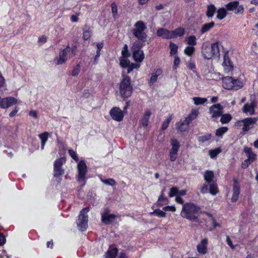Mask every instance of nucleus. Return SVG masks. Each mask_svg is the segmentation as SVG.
<instances>
[{"label":"nucleus","instance_id":"1","mask_svg":"<svg viewBox=\"0 0 258 258\" xmlns=\"http://www.w3.org/2000/svg\"><path fill=\"white\" fill-rule=\"evenodd\" d=\"M201 213V208L191 202L185 203L182 208L180 215L189 220H195L198 219V215Z\"/></svg>","mask_w":258,"mask_h":258},{"label":"nucleus","instance_id":"2","mask_svg":"<svg viewBox=\"0 0 258 258\" xmlns=\"http://www.w3.org/2000/svg\"><path fill=\"white\" fill-rule=\"evenodd\" d=\"M202 54L204 58L210 59L213 57L219 58L220 56L219 44L218 42L214 43L211 46L203 45L202 48Z\"/></svg>","mask_w":258,"mask_h":258},{"label":"nucleus","instance_id":"3","mask_svg":"<svg viewBox=\"0 0 258 258\" xmlns=\"http://www.w3.org/2000/svg\"><path fill=\"white\" fill-rule=\"evenodd\" d=\"M257 120V117H247L237 121L235 123V126L241 129L243 132H247L254 127Z\"/></svg>","mask_w":258,"mask_h":258},{"label":"nucleus","instance_id":"4","mask_svg":"<svg viewBox=\"0 0 258 258\" xmlns=\"http://www.w3.org/2000/svg\"><path fill=\"white\" fill-rule=\"evenodd\" d=\"M119 92L121 96L123 98L130 97L132 93V87L131 85L130 78L127 76H124L120 83Z\"/></svg>","mask_w":258,"mask_h":258},{"label":"nucleus","instance_id":"5","mask_svg":"<svg viewBox=\"0 0 258 258\" xmlns=\"http://www.w3.org/2000/svg\"><path fill=\"white\" fill-rule=\"evenodd\" d=\"M77 172V180L82 187L85 185L87 180L86 175L87 172V167L84 160H81L78 162Z\"/></svg>","mask_w":258,"mask_h":258},{"label":"nucleus","instance_id":"6","mask_svg":"<svg viewBox=\"0 0 258 258\" xmlns=\"http://www.w3.org/2000/svg\"><path fill=\"white\" fill-rule=\"evenodd\" d=\"M135 28L132 30L133 35L140 40L146 39L147 35L144 32L146 26L144 22L142 21H137L134 25Z\"/></svg>","mask_w":258,"mask_h":258},{"label":"nucleus","instance_id":"7","mask_svg":"<svg viewBox=\"0 0 258 258\" xmlns=\"http://www.w3.org/2000/svg\"><path fill=\"white\" fill-rule=\"evenodd\" d=\"M89 211V208H83L80 212L77 222L79 230L82 231H85L88 227V217L87 213Z\"/></svg>","mask_w":258,"mask_h":258},{"label":"nucleus","instance_id":"8","mask_svg":"<svg viewBox=\"0 0 258 258\" xmlns=\"http://www.w3.org/2000/svg\"><path fill=\"white\" fill-rule=\"evenodd\" d=\"M171 148L169 150V156L171 161H175L178 155V152L180 148L179 142L175 139H172L170 141Z\"/></svg>","mask_w":258,"mask_h":258},{"label":"nucleus","instance_id":"9","mask_svg":"<svg viewBox=\"0 0 258 258\" xmlns=\"http://www.w3.org/2000/svg\"><path fill=\"white\" fill-rule=\"evenodd\" d=\"M225 8L227 11H232L235 14H242L244 11L243 6L240 5L237 1L229 3L225 6Z\"/></svg>","mask_w":258,"mask_h":258},{"label":"nucleus","instance_id":"10","mask_svg":"<svg viewBox=\"0 0 258 258\" xmlns=\"http://www.w3.org/2000/svg\"><path fill=\"white\" fill-rule=\"evenodd\" d=\"M223 109V107L220 103L213 105L209 108V113L213 120H215L221 115Z\"/></svg>","mask_w":258,"mask_h":258},{"label":"nucleus","instance_id":"11","mask_svg":"<svg viewBox=\"0 0 258 258\" xmlns=\"http://www.w3.org/2000/svg\"><path fill=\"white\" fill-rule=\"evenodd\" d=\"M66 162L64 158H61L56 160L54 163V176L58 177L62 175L64 171L62 169L61 166Z\"/></svg>","mask_w":258,"mask_h":258},{"label":"nucleus","instance_id":"12","mask_svg":"<svg viewBox=\"0 0 258 258\" xmlns=\"http://www.w3.org/2000/svg\"><path fill=\"white\" fill-rule=\"evenodd\" d=\"M17 103V100L12 97L1 98L0 97V108H8Z\"/></svg>","mask_w":258,"mask_h":258},{"label":"nucleus","instance_id":"13","mask_svg":"<svg viewBox=\"0 0 258 258\" xmlns=\"http://www.w3.org/2000/svg\"><path fill=\"white\" fill-rule=\"evenodd\" d=\"M111 118L117 121H121L124 116L123 111L118 107L112 108L109 112Z\"/></svg>","mask_w":258,"mask_h":258},{"label":"nucleus","instance_id":"14","mask_svg":"<svg viewBox=\"0 0 258 258\" xmlns=\"http://www.w3.org/2000/svg\"><path fill=\"white\" fill-rule=\"evenodd\" d=\"M256 103L254 101L246 103L242 108V112L247 115H252L255 114Z\"/></svg>","mask_w":258,"mask_h":258},{"label":"nucleus","instance_id":"15","mask_svg":"<svg viewBox=\"0 0 258 258\" xmlns=\"http://www.w3.org/2000/svg\"><path fill=\"white\" fill-rule=\"evenodd\" d=\"M70 51V47L68 46L61 51H60L59 56L55 59L57 64H62L67 60V54Z\"/></svg>","mask_w":258,"mask_h":258},{"label":"nucleus","instance_id":"16","mask_svg":"<svg viewBox=\"0 0 258 258\" xmlns=\"http://www.w3.org/2000/svg\"><path fill=\"white\" fill-rule=\"evenodd\" d=\"M116 217L113 214H109L108 213V209L106 208L104 210L101 214V220L105 224H109L112 222Z\"/></svg>","mask_w":258,"mask_h":258},{"label":"nucleus","instance_id":"17","mask_svg":"<svg viewBox=\"0 0 258 258\" xmlns=\"http://www.w3.org/2000/svg\"><path fill=\"white\" fill-rule=\"evenodd\" d=\"M208 239L205 238L202 240V241L197 245V250L198 252L202 254H205L207 252V244Z\"/></svg>","mask_w":258,"mask_h":258},{"label":"nucleus","instance_id":"18","mask_svg":"<svg viewBox=\"0 0 258 258\" xmlns=\"http://www.w3.org/2000/svg\"><path fill=\"white\" fill-rule=\"evenodd\" d=\"M157 35L162 38L166 39H172L171 31L164 28H160L157 31Z\"/></svg>","mask_w":258,"mask_h":258},{"label":"nucleus","instance_id":"19","mask_svg":"<svg viewBox=\"0 0 258 258\" xmlns=\"http://www.w3.org/2000/svg\"><path fill=\"white\" fill-rule=\"evenodd\" d=\"M133 51V56L134 60L138 62H141L144 59L143 51L141 49H134Z\"/></svg>","mask_w":258,"mask_h":258},{"label":"nucleus","instance_id":"20","mask_svg":"<svg viewBox=\"0 0 258 258\" xmlns=\"http://www.w3.org/2000/svg\"><path fill=\"white\" fill-rule=\"evenodd\" d=\"M162 71L160 69L155 70L151 74V76L148 81L149 85L151 86L156 82L158 77L161 75Z\"/></svg>","mask_w":258,"mask_h":258},{"label":"nucleus","instance_id":"21","mask_svg":"<svg viewBox=\"0 0 258 258\" xmlns=\"http://www.w3.org/2000/svg\"><path fill=\"white\" fill-rule=\"evenodd\" d=\"M240 194V186L238 183L235 180L233 187V194L231 198V200L233 202H235L237 201L239 195Z\"/></svg>","mask_w":258,"mask_h":258},{"label":"nucleus","instance_id":"22","mask_svg":"<svg viewBox=\"0 0 258 258\" xmlns=\"http://www.w3.org/2000/svg\"><path fill=\"white\" fill-rule=\"evenodd\" d=\"M233 79L230 77H226L223 78L222 86L226 89L231 90L233 88Z\"/></svg>","mask_w":258,"mask_h":258},{"label":"nucleus","instance_id":"23","mask_svg":"<svg viewBox=\"0 0 258 258\" xmlns=\"http://www.w3.org/2000/svg\"><path fill=\"white\" fill-rule=\"evenodd\" d=\"M152 114V112L150 109H146L143 115L141 120V123L143 126H147L148 125L149 119Z\"/></svg>","mask_w":258,"mask_h":258},{"label":"nucleus","instance_id":"24","mask_svg":"<svg viewBox=\"0 0 258 258\" xmlns=\"http://www.w3.org/2000/svg\"><path fill=\"white\" fill-rule=\"evenodd\" d=\"M189 123L190 122L185 119L182 122L176 123V126L179 132H183L188 128Z\"/></svg>","mask_w":258,"mask_h":258},{"label":"nucleus","instance_id":"25","mask_svg":"<svg viewBox=\"0 0 258 258\" xmlns=\"http://www.w3.org/2000/svg\"><path fill=\"white\" fill-rule=\"evenodd\" d=\"M244 152L246 153L247 157V160L250 161L252 163L255 160L256 158V154L252 151L251 148L248 147H245L244 148Z\"/></svg>","mask_w":258,"mask_h":258},{"label":"nucleus","instance_id":"26","mask_svg":"<svg viewBox=\"0 0 258 258\" xmlns=\"http://www.w3.org/2000/svg\"><path fill=\"white\" fill-rule=\"evenodd\" d=\"M223 65L224 68V71L226 73H229L232 71L233 67L230 62L229 57L227 55H224V61Z\"/></svg>","mask_w":258,"mask_h":258},{"label":"nucleus","instance_id":"27","mask_svg":"<svg viewBox=\"0 0 258 258\" xmlns=\"http://www.w3.org/2000/svg\"><path fill=\"white\" fill-rule=\"evenodd\" d=\"M204 179L208 183L215 182L214 174L213 171L207 170L204 174Z\"/></svg>","mask_w":258,"mask_h":258},{"label":"nucleus","instance_id":"28","mask_svg":"<svg viewBox=\"0 0 258 258\" xmlns=\"http://www.w3.org/2000/svg\"><path fill=\"white\" fill-rule=\"evenodd\" d=\"M169 203V200L167 198H165L163 196V193H161L159 196L158 201L156 203L155 205L157 207H162L164 205H166Z\"/></svg>","mask_w":258,"mask_h":258},{"label":"nucleus","instance_id":"29","mask_svg":"<svg viewBox=\"0 0 258 258\" xmlns=\"http://www.w3.org/2000/svg\"><path fill=\"white\" fill-rule=\"evenodd\" d=\"M185 33V29L183 28L179 27L175 29L174 31H171L172 39L177 37L183 36Z\"/></svg>","mask_w":258,"mask_h":258},{"label":"nucleus","instance_id":"30","mask_svg":"<svg viewBox=\"0 0 258 258\" xmlns=\"http://www.w3.org/2000/svg\"><path fill=\"white\" fill-rule=\"evenodd\" d=\"M48 133L45 132L39 134L38 136L39 138L41 140V149L42 150L44 148L45 145L48 138Z\"/></svg>","mask_w":258,"mask_h":258},{"label":"nucleus","instance_id":"31","mask_svg":"<svg viewBox=\"0 0 258 258\" xmlns=\"http://www.w3.org/2000/svg\"><path fill=\"white\" fill-rule=\"evenodd\" d=\"M117 253L118 250L116 247L108 249L105 254V258H116Z\"/></svg>","mask_w":258,"mask_h":258},{"label":"nucleus","instance_id":"32","mask_svg":"<svg viewBox=\"0 0 258 258\" xmlns=\"http://www.w3.org/2000/svg\"><path fill=\"white\" fill-rule=\"evenodd\" d=\"M226 8H221L217 10V18L219 20H222L224 18L226 17V16L227 15Z\"/></svg>","mask_w":258,"mask_h":258},{"label":"nucleus","instance_id":"33","mask_svg":"<svg viewBox=\"0 0 258 258\" xmlns=\"http://www.w3.org/2000/svg\"><path fill=\"white\" fill-rule=\"evenodd\" d=\"M185 41L190 46H194L197 44V38L195 35H190L186 37Z\"/></svg>","mask_w":258,"mask_h":258},{"label":"nucleus","instance_id":"34","mask_svg":"<svg viewBox=\"0 0 258 258\" xmlns=\"http://www.w3.org/2000/svg\"><path fill=\"white\" fill-rule=\"evenodd\" d=\"M145 41L146 39H138V40H136L133 44V46L132 47V50L140 49V48L144 45V42Z\"/></svg>","mask_w":258,"mask_h":258},{"label":"nucleus","instance_id":"35","mask_svg":"<svg viewBox=\"0 0 258 258\" xmlns=\"http://www.w3.org/2000/svg\"><path fill=\"white\" fill-rule=\"evenodd\" d=\"M220 121L222 124L229 123L232 119V115L228 113L221 114Z\"/></svg>","mask_w":258,"mask_h":258},{"label":"nucleus","instance_id":"36","mask_svg":"<svg viewBox=\"0 0 258 258\" xmlns=\"http://www.w3.org/2000/svg\"><path fill=\"white\" fill-rule=\"evenodd\" d=\"M214 25L215 23L213 22L204 24L201 28V33L204 34L208 32L210 29L214 27Z\"/></svg>","mask_w":258,"mask_h":258},{"label":"nucleus","instance_id":"37","mask_svg":"<svg viewBox=\"0 0 258 258\" xmlns=\"http://www.w3.org/2000/svg\"><path fill=\"white\" fill-rule=\"evenodd\" d=\"M194 104L196 105H202L206 103L208 100L206 98L195 97L192 98Z\"/></svg>","mask_w":258,"mask_h":258},{"label":"nucleus","instance_id":"38","mask_svg":"<svg viewBox=\"0 0 258 258\" xmlns=\"http://www.w3.org/2000/svg\"><path fill=\"white\" fill-rule=\"evenodd\" d=\"M216 8L214 5H210L208 6L207 15L209 18L212 17L216 11Z\"/></svg>","mask_w":258,"mask_h":258},{"label":"nucleus","instance_id":"39","mask_svg":"<svg viewBox=\"0 0 258 258\" xmlns=\"http://www.w3.org/2000/svg\"><path fill=\"white\" fill-rule=\"evenodd\" d=\"M127 57H119V64L122 68H126L130 65V61Z\"/></svg>","mask_w":258,"mask_h":258},{"label":"nucleus","instance_id":"40","mask_svg":"<svg viewBox=\"0 0 258 258\" xmlns=\"http://www.w3.org/2000/svg\"><path fill=\"white\" fill-rule=\"evenodd\" d=\"M100 179L102 183H103L104 184L107 185H110V186H113L116 185V181L113 178H108L107 179H104L101 177H100Z\"/></svg>","mask_w":258,"mask_h":258},{"label":"nucleus","instance_id":"41","mask_svg":"<svg viewBox=\"0 0 258 258\" xmlns=\"http://www.w3.org/2000/svg\"><path fill=\"white\" fill-rule=\"evenodd\" d=\"M199 114V111L197 110H192L190 114L186 117V119L190 123V122L195 119Z\"/></svg>","mask_w":258,"mask_h":258},{"label":"nucleus","instance_id":"42","mask_svg":"<svg viewBox=\"0 0 258 258\" xmlns=\"http://www.w3.org/2000/svg\"><path fill=\"white\" fill-rule=\"evenodd\" d=\"M228 130L227 127L223 126L220 127L216 130V136L217 137H221L222 136L225 134Z\"/></svg>","mask_w":258,"mask_h":258},{"label":"nucleus","instance_id":"43","mask_svg":"<svg viewBox=\"0 0 258 258\" xmlns=\"http://www.w3.org/2000/svg\"><path fill=\"white\" fill-rule=\"evenodd\" d=\"M209 192L213 195H215L218 191L217 185L215 182L209 183Z\"/></svg>","mask_w":258,"mask_h":258},{"label":"nucleus","instance_id":"44","mask_svg":"<svg viewBox=\"0 0 258 258\" xmlns=\"http://www.w3.org/2000/svg\"><path fill=\"white\" fill-rule=\"evenodd\" d=\"M233 90H238L241 88L243 86V83L242 82L238 80L233 79Z\"/></svg>","mask_w":258,"mask_h":258},{"label":"nucleus","instance_id":"45","mask_svg":"<svg viewBox=\"0 0 258 258\" xmlns=\"http://www.w3.org/2000/svg\"><path fill=\"white\" fill-rule=\"evenodd\" d=\"M150 214L151 215H155L159 217H165L166 215L165 212L160 209H156L154 211L151 212Z\"/></svg>","mask_w":258,"mask_h":258},{"label":"nucleus","instance_id":"46","mask_svg":"<svg viewBox=\"0 0 258 258\" xmlns=\"http://www.w3.org/2000/svg\"><path fill=\"white\" fill-rule=\"evenodd\" d=\"M111 12L112 14L113 17L115 19L117 18L118 15V9L117 5L115 3H113L111 5Z\"/></svg>","mask_w":258,"mask_h":258},{"label":"nucleus","instance_id":"47","mask_svg":"<svg viewBox=\"0 0 258 258\" xmlns=\"http://www.w3.org/2000/svg\"><path fill=\"white\" fill-rule=\"evenodd\" d=\"M92 32L90 30L89 28H87L86 29L84 30L83 38L84 40H88L91 36Z\"/></svg>","mask_w":258,"mask_h":258},{"label":"nucleus","instance_id":"48","mask_svg":"<svg viewBox=\"0 0 258 258\" xmlns=\"http://www.w3.org/2000/svg\"><path fill=\"white\" fill-rule=\"evenodd\" d=\"M221 150L220 148H216L214 150H211L209 151V155L211 158H215L220 153H221Z\"/></svg>","mask_w":258,"mask_h":258},{"label":"nucleus","instance_id":"49","mask_svg":"<svg viewBox=\"0 0 258 258\" xmlns=\"http://www.w3.org/2000/svg\"><path fill=\"white\" fill-rule=\"evenodd\" d=\"M170 49V54L171 55L175 54L177 52L178 46L176 44L171 42L169 44Z\"/></svg>","mask_w":258,"mask_h":258},{"label":"nucleus","instance_id":"50","mask_svg":"<svg viewBox=\"0 0 258 258\" xmlns=\"http://www.w3.org/2000/svg\"><path fill=\"white\" fill-rule=\"evenodd\" d=\"M211 134H207L204 136H200L198 138V141L200 142L204 143L210 140L211 139Z\"/></svg>","mask_w":258,"mask_h":258},{"label":"nucleus","instance_id":"51","mask_svg":"<svg viewBox=\"0 0 258 258\" xmlns=\"http://www.w3.org/2000/svg\"><path fill=\"white\" fill-rule=\"evenodd\" d=\"M195 48L194 46H188L185 47L184 52L185 54L191 56L195 51Z\"/></svg>","mask_w":258,"mask_h":258},{"label":"nucleus","instance_id":"52","mask_svg":"<svg viewBox=\"0 0 258 258\" xmlns=\"http://www.w3.org/2000/svg\"><path fill=\"white\" fill-rule=\"evenodd\" d=\"M68 153L70 156L76 162L79 161V158L77 153L73 149H70L68 150Z\"/></svg>","mask_w":258,"mask_h":258},{"label":"nucleus","instance_id":"53","mask_svg":"<svg viewBox=\"0 0 258 258\" xmlns=\"http://www.w3.org/2000/svg\"><path fill=\"white\" fill-rule=\"evenodd\" d=\"M178 189L176 187H172L169 192V196L171 198L178 196Z\"/></svg>","mask_w":258,"mask_h":258},{"label":"nucleus","instance_id":"54","mask_svg":"<svg viewBox=\"0 0 258 258\" xmlns=\"http://www.w3.org/2000/svg\"><path fill=\"white\" fill-rule=\"evenodd\" d=\"M81 66L80 63L77 64L72 71V75L73 76H77L80 72Z\"/></svg>","mask_w":258,"mask_h":258},{"label":"nucleus","instance_id":"55","mask_svg":"<svg viewBox=\"0 0 258 258\" xmlns=\"http://www.w3.org/2000/svg\"><path fill=\"white\" fill-rule=\"evenodd\" d=\"M122 56L121 57H128L130 56V53L128 51V47L126 44H125L122 51Z\"/></svg>","mask_w":258,"mask_h":258},{"label":"nucleus","instance_id":"56","mask_svg":"<svg viewBox=\"0 0 258 258\" xmlns=\"http://www.w3.org/2000/svg\"><path fill=\"white\" fill-rule=\"evenodd\" d=\"M171 120V117H169L165 121H163V122L162 123V127H161L162 130H165L168 127Z\"/></svg>","mask_w":258,"mask_h":258},{"label":"nucleus","instance_id":"57","mask_svg":"<svg viewBox=\"0 0 258 258\" xmlns=\"http://www.w3.org/2000/svg\"><path fill=\"white\" fill-rule=\"evenodd\" d=\"M165 211H171L174 212L176 210V208L174 206H167L163 208Z\"/></svg>","mask_w":258,"mask_h":258},{"label":"nucleus","instance_id":"58","mask_svg":"<svg viewBox=\"0 0 258 258\" xmlns=\"http://www.w3.org/2000/svg\"><path fill=\"white\" fill-rule=\"evenodd\" d=\"M180 62V59L179 57H178L177 56H175L174 57V62H173V69L175 70L177 69Z\"/></svg>","mask_w":258,"mask_h":258},{"label":"nucleus","instance_id":"59","mask_svg":"<svg viewBox=\"0 0 258 258\" xmlns=\"http://www.w3.org/2000/svg\"><path fill=\"white\" fill-rule=\"evenodd\" d=\"M226 242L228 244V245L232 248H234L235 246L233 245L232 242L229 237V236L227 235L226 236Z\"/></svg>","mask_w":258,"mask_h":258},{"label":"nucleus","instance_id":"60","mask_svg":"<svg viewBox=\"0 0 258 258\" xmlns=\"http://www.w3.org/2000/svg\"><path fill=\"white\" fill-rule=\"evenodd\" d=\"M252 162H250V161L246 159L244 160V161L241 164V167L243 168H246L249 165H250Z\"/></svg>","mask_w":258,"mask_h":258},{"label":"nucleus","instance_id":"61","mask_svg":"<svg viewBox=\"0 0 258 258\" xmlns=\"http://www.w3.org/2000/svg\"><path fill=\"white\" fill-rule=\"evenodd\" d=\"M29 114L30 116L34 117L35 119L38 118V114H37V112L36 110H32L30 111Z\"/></svg>","mask_w":258,"mask_h":258},{"label":"nucleus","instance_id":"62","mask_svg":"<svg viewBox=\"0 0 258 258\" xmlns=\"http://www.w3.org/2000/svg\"><path fill=\"white\" fill-rule=\"evenodd\" d=\"M80 14L78 13L77 15H72L71 17V20L73 23H76L78 21V16H79Z\"/></svg>","mask_w":258,"mask_h":258},{"label":"nucleus","instance_id":"63","mask_svg":"<svg viewBox=\"0 0 258 258\" xmlns=\"http://www.w3.org/2000/svg\"><path fill=\"white\" fill-rule=\"evenodd\" d=\"M175 201L178 204H182V206L184 204L183 200L179 196L175 197Z\"/></svg>","mask_w":258,"mask_h":258},{"label":"nucleus","instance_id":"64","mask_svg":"<svg viewBox=\"0 0 258 258\" xmlns=\"http://www.w3.org/2000/svg\"><path fill=\"white\" fill-rule=\"evenodd\" d=\"M187 68L190 70H194L196 68L195 63L192 62H189L187 64Z\"/></svg>","mask_w":258,"mask_h":258}]
</instances>
